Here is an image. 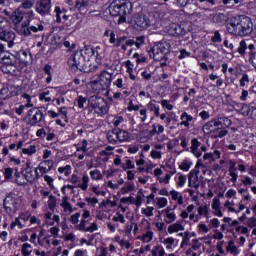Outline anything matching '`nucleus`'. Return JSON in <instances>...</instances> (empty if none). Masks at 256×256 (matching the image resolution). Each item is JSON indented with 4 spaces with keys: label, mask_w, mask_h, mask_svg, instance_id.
Segmentation results:
<instances>
[{
    "label": "nucleus",
    "mask_w": 256,
    "mask_h": 256,
    "mask_svg": "<svg viewBox=\"0 0 256 256\" xmlns=\"http://www.w3.org/2000/svg\"><path fill=\"white\" fill-rule=\"evenodd\" d=\"M133 11V4L129 0H114L109 5V13L112 17H119L118 24L127 23V15Z\"/></svg>",
    "instance_id": "nucleus-1"
},
{
    "label": "nucleus",
    "mask_w": 256,
    "mask_h": 256,
    "mask_svg": "<svg viewBox=\"0 0 256 256\" xmlns=\"http://www.w3.org/2000/svg\"><path fill=\"white\" fill-rule=\"evenodd\" d=\"M68 67L75 73L76 71H81L82 73H91L97 70L96 65H92L91 62L85 60V55L83 52L77 51L71 54L68 59Z\"/></svg>",
    "instance_id": "nucleus-2"
},
{
    "label": "nucleus",
    "mask_w": 256,
    "mask_h": 256,
    "mask_svg": "<svg viewBox=\"0 0 256 256\" xmlns=\"http://www.w3.org/2000/svg\"><path fill=\"white\" fill-rule=\"evenodd\" d=\"M228 30L233 33V35H238L239 37H247L253 33V22L251 18L247 16H239L230 21V26Z\"/></svg>",
    "instance_id": "nucleus-3"
},
{
    "label": "nucleus",
    "mask_w": 256,
    "mask_h": 256,
    "mask_svg": "<svg viewBox=\"0 0 256 256\" xmlns=\"http://www.w3.org/2000/svg\"><path fill=\"white\" fill-rule=\"evenodd\" d=\"M88 108L90 111L95 112L96 115H107L109 113V105L105 102L103 97L97 95L91 96L88 100Z\"/></svg>",
    "instance_id": "nucleus-4"
},
{
    "label": "nucleus",
    "mask_w": 256,
    "mask_h": 256,
    "mask_svg": "<svg viewBox=\"0 0 256 256\" xmlns=\"http://www.w3.org/2000/svg\"><path fill=\"white\" fill-rule=\"evenodd\" d=\"M44 30H45V26H43V24H37L35 26V25H31V20H25L21 24L20 33L24 37H31L33 33H39V31H44Z\"/></svg>",
    "instance_id": "nucleus-5"
},
{
    "label": "nucleus",
    "mask_w": 256,
    "mask_h": 256,
    "mask_svg": "<svg viewBox=\"0 0 256 256\" xmlns=\"http://www.w3.org/2000/svg\"><path fill=\"white\" fill-rule=\"evenodd\" d=\"M69 181L72 185L78 187L82 191H87V189H89V175L87 174L82 176V182L77 174H72Z\"/></svg>",
    "instance_id": "nucleus-6"
},
{
    "label": "nucleus",
    "mask_w": 256,
    "mask_h": 256,
    "mask_svg": "<svg viewBox=\"0 0 256 256\" xmlns=\"http://www.w3.org/2000/svg\"><path fill=\"white\" fill-rule=\"evenodd\" d=\"M154 61H165L167 59V48L163 44H156L150 49Z\"/></svg>",
    "instance_id": "nucleus-7"
},
{
    "label": "nucleus",
    "mask_w": 256,
    "mask_h": 256,
    "mask_svg": "<svg viewBox=\"0 0 256 256\" xmlns=\"http://www.w3.org/2000/svg\"><path fill=\"white\" fill-rule=\"evenodd\" d=\"M51 0H38L36 3V12L42 17L51 14Z\"/></svg>",
    "instance_id": "nucleus-8"
},
{
    "label": "nucleus",
    "mask_w": 256,
    "mask_h": 256,
    "mask_svg": "<svg viewBox=\"0 0 256 256\" xmlns=\"http://www.w3.org/2000/svg\"><path fill=\"white\" fill-rule=\"evenodd\" d=\"M131 23H134L139 29H147L149 27V18L143 13H136L131 17Z\"/></svg>",
    "instance_id": "nucleus-9"
},
{
    "label": "nucleus",
    "mask_w": 256,
    "mask_h": 256,
    "mask_svg": "<svg viewBox=\"0 0 256 256\" xmlns=\"http://www.w3.org/2000/svg\"><path fill=\"white\" fill-rule=\"evenodd\" d=\"M3 207L6 213H13L17 210V198L12 193L7 194L3 201Z\"/></svg>",
    "instance_id": "nucleus-10"
},
{
    "label": "nucleus",
    "mask_w": 256,
    "mask_h": 256,
    "mask_svg": "<svg viewBox=\"0 0 256 256\" xmlns=\"http://www.w3.org/2000/svg\"><path fill=\"white\" fill-rule=\"evenodd\" d=\"M112 75L111 73L107 71H103L99 74L98 79L94 81V83H99L102 87V89H109L111 86L112 81Z\"/></svg>",
    "instance_id": "nucleus-11"
},
{
    "label": "nucleus",
    "mask_w": 256,
    "mask_h": 256,
    "mask_svg": "<svg viewBox=\"0 0 256 256\" xmlns=\"http://www.w3.org/2000/svg\"><path fill=\"white\" fill-rule=\"evenodd\" d=\"M15 37L17 35L13 31H7V30H2L0 31V41H4L5 43H8L9 49L15 45Z\"/></svg>",
    "instance_id": "nucleus-12"
},
{
    "label": "nucleus",
    "mask_w": 256,
    "mask_h": 256,
    "mask_svg": "<svg viewBox=\"0 0 256 256\" xmlns=\"http://www.w3.org/2000/svg\"><path fill=\"white\" fill-rule=\"evenodd\" d=\"M199 170L192 169L188 174V187L199 189Z\"/></svg>",
    "instance_id": "nucleus-13"
},
{
    "label": "nucleus",
    "mask_w": 256,
    "mask_h": 256,
    "mask_svg": "<svg viewBox=\"0 0 256 256\" xmlns=\"http://www.w3.org/2000/svg\"><path fill=\"white\" fill-rule=\"evenodd\" d=\"M41 121H45V116L43 115V111L39 108H36L33 116L29 118L28 125L31 127H35L37 123H41Z\"/></svg>",
    "instance_id": "nucleus-14"
},
{
    "label": "nucleus",
    "mask_w": 256,
    "mask_h": 256,
    "mask_svg": "<svg viewBox=\"0 0 256 256\" xmlns=\"http://www.w3.org/2000/svg\"><path fill=\"white\" fill-rule=\"evenodd\" d=\"M22 175L31 185L35 183V175L33 174V168H31V162L26 163L25 169L22 170Z\"/></svg>",
    "instance_id": "nucleus-15"
},
{
    "label": "nucleus",
    "mask_w": 256,
    "mask_h": 256,
    "mask_svg": "<svg viewBox=\"0 0 256 256\" xmlns=\"http://www.w3.org/2000/svg\"><path fill=\"white\" fill-rule=\"evenodd\" d=\"M212 123L214 125L215 133H217V131H221V129H225V127H227V124L225 123L231 125V121L225 117L212 119Z\"/></svg>",
    "instance_id": "nucleus-16"
},
{
    "label": "nucleus",
    "mask_w": 256,
    "mask_h": 256,
    "mask_svg": "<svg viewBox=\"0 0 256 256\" xmlns=\"http://www.w3.org/2000/svg\"><path fill=\"white\" fill-rule=\"evenodd\" d=\"M168 31L172 37H180L187 33V30H185V28L179 24H172Z\"/></svg>",
    "instance_id": "nucleus-17"
},
{
    "label": "nucleus",
    "mask_w": 256,
    "mask_h": 256,
    "mask_svg": "<svg viewBox=\"0 0 256 256\" xmlns=\"http://www.w3.org/2000/svg\"><path fill=\"white\" fill-rule=\"evenodd\" d=\"M0 63L2 65H17V56L13 55L12 53L7 52L0 58Z\"/></svg>",
    "instance_id": "nucleus-18"
},
{
    "label": "nucleus",
    "mask_w": 256,
    "mask_h": 256,
    "mask_svg": "<svg viewBox=\"0 0 256 256\" xmlns=\"http://www.w3.org/2000/svg\"><path fill=\"white\" fill-rule=\"evenodd\" d=\"M201 147V142H199V140L197 138H193L191 140V153H193V155H195V157L199 158L201 157V155H203V153L199 150V148Z\"/></svg>",
    "instance_id": "nucleus-19"
},
{
    "label": "nucleus",
    "mask_w": 256,
    "mask_h": 256,
    "mask_svg": "<svg viewBox=\"0 0 256 256\" xmlns=\"http://www.w3.org/2000/svg\"><path fill=\"white\" fill-rule=\"evenodd\" d=\"M179 231H185V226H183V220L177 221L168 227V233H170V235L173 233H179Z\"/></svg>",
    "instance_id": "nucleus-20"
},
{
    "label": "nucleus",
    "mask_w": 256,
    "mask_h": 256,
    "mask_svg": "<svg viewBox=\"0 0 256 256\" xmlns=\"http://www.w3.org/2000/svg\"><path fill=\"white\" fill-rule=\"evenodd\" d=\"M228 19L229 18L227 17V15H225L223 13H218L213 16L212 22L215 23V25H219L221 27V26L225 25V23H227Z\"/></svg>",
    "instance_id": "nucleus-21"
},
{
    "label": "nucleus",
    "mask_w": 256,
    "mask_h": 256,
    "mask_svg": "<svg viewBox=\"0 0 256 256\" xmlns=\"http://www.w3.org/2000/svg\"><path fill=\"white\" fill-rule=\"evenodd\" d=\"M0 69L6 75H17V64L2 65Z\"/></svg>",
    "instance_id": "nucleus-22"
},
{
    "label": "nucleus",
    "mask_w": 256,
    "mask_h": 256,
    "mask_svg": "<svg viewBox=\"0 0 256 256\" xmlns=\"http://www.w3.org/2000/svg\"><path fill=\"white\" fill-rule=\"evenodd\" d=\"M25 12L21 11L20 9L14 11L11 15V20L14 25H19L21 21H23Z\"/></svg>",
    "instance_id": "nucleus-23"
},
{
    "label": "nucleus",
    "mask_w": 256,
    "mask_h": 256,
    "mask_svg": "<svg viewBox=\"0 0 256 256\" xmlns=\"http://www.w3.org/2000/svg\"><path fill=\"white\" fill-rule=\"evenodd\" d=\"M107 140L111 145H117V143H119L117 128H114L107 133Z\"/></svg>",
    "instance_id": "nucleus-24"
},
{
    "label": "nucleus",
    "mask_w": 256,
    "mask_h": 256,
    "mask_svg": "<svg viewBox=\"0 0 256 256\" xmlns=\"http://www.w3.org/2000/svg\"><path fill=\"white\" fill-rule=\"evenodd\" d=\"M181 122L179 123V125L186 127L187 129H189V123H191V121H193V116L189 115L187 112H183L180 116Z\"/></svg>",
    "instance_id": "nucleus-25"
},
{
    "label": "nucleus",
    "mask_w": 256,
    "mask_h": 256,
    "mask_svg": "<svg viewBox=\"0 0 256 256\" xmlns=\"http://www.w3.org/2000/svg\"><path fill=\"white\" fill-rule=\"evenodd\" d=\"M60 207L64 209V212L67 213H73V207L71 206V203H69V197L64 196L62 197V203L60 204Z\"/></svg>",
    "instance_id": "nucleus-26"
},
{
    "label": "nucleus",
    "mask_w": 256,
    "mask_h": 256,
    "mask_svg": "<svg viewBox=\"0 0 256 256\" xmlns=\"http://www.w3.org/2000/svg\"><path fill=\"white\" fill-rule=\"evenodd\" d=\"M116 129H117V135H118V143L129 141V132L119 128H116Z\"/></svg>",
    "instance_id": "nucleus-27"
},
{
    "label": "nucleus",
    "mask_w": 256,
    "mask_h": 256,
    "mask_svg": "<svg viewBox=\"0 0 256 256\" xmlns=\"http://www.w3.org/2000/svg\"><path fill=\"white\" fill-rule=\"evenodd\" d=\"M0 99L6 101L11 99V91H9L8 86H4L2 89H0Z\"/></svg>",
    "instance_id": "nucleus-28"
},
{
    "label": "nucleus",
    "mask_w": 256,
    "mask_h": 256,
    "mask_svg": "<svg viewBox=\"0 0 256 256\" xmlns=\"http://www.w3.org/2000/svg\"><path fill=\"white\" fill-rule=\"evenodd\" d=\"M54 13L56 14V23H61V17H63L64 13H67V9L55 6Z\"/></svg>",
    "instance_id": "nucleus-29"
},
{
    "label": "nucleus",
    "mask_w": 256,
    "mask_h": 256,
    "mask_svg": "<svg viewBox=\"0 0 256 256\" xmlns=\"http://www.w3.org/2000/svg\"><path fill=\"white\" fill-rule=\"evenodd\" d=\"M90 177L92 181H101V179H103V174L99 169H94L90 171Z\"/></svg>",
    "instance_id": "nucleus-30"
},
{
    "label": "nucleus",
    "mask_w": 256,
    "mask_h": 256,
    "mask_svg": "<svg viewBox=\"0 0 256 256\" xmlns=\"http://www.w3.org/2000/svg\"><path fill=\"white\" fill-rule=\"evenodd\" d=\"M163 213L166 214V223H173L175 219H177V216L175 215V212H171V209H165L163 210Z\"/></svg>",
    "instance_id": "nucleus-31"
},
{
    "label": "nucleus",
    "mask_w": 256,
    "mask_h": 256,
    "mask_svg": "<svg viewBox=\"0 0 256 256\" xmlns=\"http://www.w3.org/2000/svg\"><path fill=\"white\" fill-rule=\"evenodd\" d=\"M152 256H165V249L161 245L154 246L152 251Z\"/></svg>",
    "instance_id": "nucleus-32"
},
{
    "label": "nucleus",
    "mask_w": 256,
    "mask_h": 256,
    "mask_svg": "<svg viewBox=\"0 0 256 256\" xmlns=\"http://www.w3.org/2000/svg\"><path fill=\"white\" fill-rule=\"evenodd\" d=\"M21 253L23 256H29L33 253V247L29 243H24L21 248Z\"/></svg>",
    "instance_id": "nucleus-33"
},
{
    "label": "nucleus",
    "mask_w": 256,
    "mask_h": 256,
    "mask_svg": "<svg viewBox=\"0 0 256 256\" xmlns=\"http://www.w3.org/2000/svg\"><path fill=\"white\" fill-rule=\"evenodd\" d=\"M57 207V198L53 195L49 196L48 209L53 213Z\"/></svg>",
    "instance_id": "nucleus-34"
},
{
    "label": "nucleus",
    "mask_w": 256,
    "mask_h": 256,
    "mask_svg": "<svg viewBox=\"0 0 256 256\" xmlns=\"http://www.w3.org/2000/svg\"><path fill=\"white\" fill-rule=\"evenodd\" d=\"M22 153L31 157V155H35V153H37V146L30 145L28 148H23Z\"/></svg>",
    "instance_id": "nucleus-35"
},
{
    "label": "nucleus",
    "mask_w": 256,
    "mask_h": 256,
    "mask_svg": "<svg viewBox=\"0 0 256 256\" xmlns=\"http://www.w3.org/2000/svg\"><path fill=\"white\" fill-rule=\"evenodd\" d=\"M37 243L41 247H45V249H49V247H51V240L47 237L38 238Z\"/></svg>",
    "instance_id": "nucleus-36"
},
{
    "label": "nucleus",
    "mask_w": 256,
    "mask_h": 256,
    "mask_svg": "<svg viewBox=\"0 0 256 256\" xmlns=\"http://www.w3.org/2000/svg\"><path fill=\"white\" fill-rule=\"evenodd\" d=\"M204 133H213L215 135V126L213 125V120H210L203 126Z\"/></svg>",
    "instance_id": "nucleus-37"
},
{
    "label": "nucleus",
    "mask_w": 256,
    "mask_h": 256,
    "mask_svg": "<svg viewBox=\"0 0 256 256\" xmlns=\"http://www.w3.org/2000/svg\"><path fill=\"white\" fill-rule=\"evenodd\" d=\"M89 7V2L85 0H77L75 2V9H78V11H81L83 9H87Z\"/></svg>",
    "instance_id": "nucleus-38"
},
{
    "label": "nucleus",
    "mask_w": 256,
    "mask_h": 256,
    "mask_svg": "<svg viewBox=\"0 0 256 256\" xmlns=\"http://www.w3.org/2000/svg\"><path fill=\"white\" fill-rule=\"evenodd\" d=\"M226 135H229V130L222 128L218 130L217 132H214V139H223V137H226Z\"/></svg>",
    "instance_id": "nucleus-39"
},
{
    "label": "nucleus",
    "mask_w": 256,
    "mask_h": 256,
    "mask_svg": "<svg viewBox=\"0 0 256 256\" xmlns=\"http://www.w3.org/2000/svg\"><path fill=\"white\" fill-rule=\"evenodd\" d=\"M58 173L64 174L65 177H69L71 175V165H66L58 168Z\"/></svg>",
    "instance_id": "nucleus-40"
},
{
    "label": "nucleus",
    "mask_w": 256,
    "mask_h": 256,
    "mask_svg": "<svg viewBox=\"0 0 256 256\" xmlns=\"http://www.w3.org/2000/svg\"><path fill=\"white\" fill-rule=\"evenodd\" d=\"M226 249L231 252L232 255H239V250H237V246H235V242L233 241H229Z\"/></svg>",
    "instance_id": "nucleus-41"
},
{
    "label": "nucleus",
    "mask_w": 256,
    "mask_h": 256,
    "mask_svg": "<svg viewBox=\"0 0 256 256\" xmlns=\"http://www.w3.org/2000/svg\"><path fill=\"white\" fill-rule=\"evenodd\" d=\"M143 197H145V194H143V190H139L134 202V205H136V207H141V203H143Z\"/></svg>",
    "instance_id": "nucleus-42"
},
{
    "label": "nucleus",
    "mask_w": 256,
    "mask_h": 256,
    "mask_svg": "<svg viewBox=\"0 0 256 256\" xmlns=\"http://www.w3.org/2000/svg\"><path fill=\"white\" fill-rule=\"evenodd\" d=\"M101 47L97 46L96 50L94 52L93 57H95V61L98 65H101V62L103 61V56H101Z\"/></svg>",
    "instance_id": "nucleus-43"
},
{
    "label": "nucleus",
    "mask_w": 256,
    "mask_h": 256,
    "mask_svg": "<svg viewBox=\"0 0 256 256\" xmlns=\"http://www.w3.org/2000/svg\"><path fill=\"white\" fill-rule=\"evenodd\" d=\"M75 102L77 103L79 109H85V103H87V97L78 96L75 99Z\"/></svg>",
    "instance_id": "nucleus-44"
},
{
    "label": "nucleus",
    "mask_w": 256,
    "mask_h": 256,
    "mask_svg": "<svg viewBox=\"0 0 256 256\" xmlns=\"http://www.w3.org/2000/svg\"><path fill=\"white\" fill-rule=\"evenodd\" d=\"M191 165H193V163L185 159L182 161L181 165L179 166V169H181V171H189V169H191Z\"/></svg>",
    "instance_id": "nucleus-45"
},
{
    "label": "nucleus",
    "mask_w": 256,
    "mask_h": 256,
    "mask_svg": "<svg viewBox=\"0 0 256 256\" xmlns=\"http://www.w3.org/2000/svg\"><path fill=\"white\" fill-rule=\"evenodd\" d=\"M134 45L137 49H141L142 45H145V36H138L134 40Z\"/></svg>",
    "instance_id": "nucleus-46"
},
{
    "label": "nucleus",
    "mask_w": 256,
    "mask_h": 256,
    "mask_svg": "<svg viewBox=\"0 0 256 256\" xmlns=\"http://www.w3.org/2000/svg\"><path fill=\"white\" fill-rule=\"evenodd\" d=\"M142 241L143 243H151V241H153V231H147L143 234Z\"/></svg>",
    "instance_id": "nucleus-47"
},
{
    "label": "nucleus",
    "mask_w": 256,
    "mask_h": 256,
    "mask_svg": "<svg viewBox=\"0 0 256 256\" xmlns=\"http://www.w3.org/2000/svg\"><path fill=\"white\" fill-rule=\"evenodd\" d=\"M245 51H247V42H245V40L240 41L239 43V47L237 49V52L240 55H245Z\"/></svg>",
    "instance_id": "nucleus-48"
},
{
    "label": "nucleus",
    "mask_w": 256,
    "mask_h": 256,
    "mask_svg": "<svg viewBox=\"0 0 256 256\" xmlns=\"http://www.w3.org/2000/svg\"><path fill=\"white\" fill-rule=\"evenodd\" d=\"M112 221H115L116 223L125 224V216H123L121 212H117L116 215L112 218Z\"/></svg>",
    "instance_id": "nucleus-49"
},
{
    "label": "nucleus",
    "mask_w": 256,
    "mask_h": 256,
    "mask_svg": "<svg viewBox=\"0 0 256 256\" xmlns=\"http://www.w3.org/2000/svg\"><path fill=\"white\" fill-rule=\"evenodd\" d=\"M133 59H136V63L139 65L141 63H146L147 62V57L140 55L139 53H135L133 55Z\"/></svg>",
    "instance_id": "nucleus-50"
},
{
    "label": "nucleus",
    "mask_w": 256,
    "mask_h": 256,
    "mask_svg": "<svg viewBox=\"0 0 256 256\" xmlns=\"http://www.w3.org/2000/svg\"><path fill=\"white\" fill-rule=\"evenodd\" d=\"M96 50H97V47L93 48L91 46H85L84 47V54L88 55V57H93L95 55Z\"/></svg>",
    "instance_id": "nucleus-51"
},
{
    "label": "nucleus",
    "mask_w": 256,
    "mask_h": 256,
    "mask_svg": "<svg viewBox=\"0 0 256 256\" xmlns=\"http://www.w3.org/2000/svg\"><path fill=\"white\" fill-rule=\"evenodd\" d=\"M156 204L158 205L159 209H163L164 207H167V198L165 197L157 198Z\"/></svg>",
    "instance_id": "nucleus-52"
},
{
    "label": "nucleus",
    "mask_w": 256,
    "mask_h": 256,
    "mask_svg": "<svg viewBox=\"0 0 256 256\" xmlns=\"http://www.w3.org/2000/svg\"><path fill=\"white\" fill-rule=\"evenodd\" d=\"M135 190V183L130 182L126 183L125 186L122 188L123 193H130V191Z\"/></svg>",
    "instance_id": "nucleus-53"
},
{
    "label": "nucleus",
    "mask_w": 256,
    "mask_h": 256,
    "mask_svg": "<svg viewBox=\"0 0 256 256\" xmlns=\"http://www.w3.org/2000/svg\"><path fill=\"white\" fill-rule=\"evenodd\" d=\"M155 208L148 206L147 208H142V215L146 217H153V211Z\"/></svg>",
    "instance_id": "nucleus-54"
},
{
    "label": "nucleus",
    "mask_w": 256,
    "mask_h": 256,
    "mask_svg": "<svg viewBox=\"0 0 256 256\" xmlns=\"http://www.w3.org/2000/svg\"><path fill=\"white\" fill-rule=\"evenodd\" d=\"M87 145H89L87 140H83L81 146H78L76 148V151H82V153H87L89 151V149L87 148Z\"/></svg>",
    "instance_id": "nucleus-55"
},
{
    "label": "nucleus",
    "mask_w": 256,
    "mask_h": 256,
    "mask_svg": "<svg viewBox=\"0 0 256 256\" xmlns=\"http://www.w3.org/2000/svg\"><path fill=\"white\" fill-rule=\"evenodd\" d=\"M38 171H40V173H42V175H47V173H49V171H51L50 168H47V166H45V164H43L42 162H40V164L38 165Z\"/></svg>",
    "instance_id": "nucleus-56"
},
{
    "label": "nucleus",
    "mask_w": 256,
    "mask_h": 256,
    "mask_svg": "<svg viewBox=\"0 0 256 256\" xmlns=\"http://www.w3.org/2000/svg\"><path fill=\"white\" fill-rule=\"evenodd\" d=\"M122 169L124 171H127V169H135V164H133V161L127 159L124 164H122Z\"/></svg>",
    "instance_id": "nucleus-57"
},
{
    "label": "nucleus",
    "mask_w": 256,
    "mask_h": 256,
    "mask_svg": "<svg viewBox=\"0 0 256 256\" xmlns=\"http://www.w3.org/2000/svg\"><path fill=\"white\" fill-rule=\"evenodd\" d=\"M161 105L164 109H167L168 111H173V104H171L169 100L163 99L161 101Z\"/></svg>",
    "instance_id": "nucleus-58"
},
{
    "label": "nucleus",
    "mask_w": 256,
    "mask_h": 256,
    "mask_svg": "<svg viewBox=\"0 0 256 256\" xmlns=\"http://www.w3.org/2000/svg\"><path fill=\"white\" fill-rule=\"evenodd\" d=\"M180 140H181V143H180L181 147H183L186 151H189V147H188L189 139H187V137L185 136H181Z\"/></svg>",
    "instance_id": "nucleus-59"
},
{
    "label": "nucleus",
    "mask_w": 256,
    "mask_h": 256,
    "mask_svg": "<svg viewBox=\"0 0 256 256\" xmlns=\"http://www.w3.org/2000/svg\"><path fill=\"white\" fill-rule=\"evenodd\" d=\"M185 183H187V176L181 174L178 177L177 185L178 187H184Z\"/></svg>",
    "instance_id": "nucleus-60"
},
{
    "label": "nucleus",
    "mask_w": 256,
    "mask_h": 256,
    "mask_svg": "<svg viewBox=\"0 0 256 256\" xmlns=\"http://www.w3.org/2000/svg\"><path fill=\"white\" fill-rule=\"evenodd\" d=\"M99 229V226L96 222H93L90 226L86 227L84 231L87 233H93L94 231H97Z\"/></svg>",
    "instance_id": "nucleus-61"
},
{
    "label": "nucleus",
    "mask_w": 256,
    "mask_h": 256,
    "mask_svg": "<svg viewBox=\"0 0 256 256\" xmlns=\"http://www.w3.org/2000/svg\"><path fill=\"white\" fill-rule=\"evenodd\" d=\"M247 226L250 227V229H255L256 227V214L255 216L249 218L247 220Z\"/></svg>",
    "instance_id": "nucleus-62"
},
{
    "label": "nucleus",
    "mask_w": 256,
    "mask_h": 256,
    "mask_svg": "<svg viewBox=\"0 0 256 256\" xmlns=\"http://www.w3.org/2000/svg\"><path fill=\"white\" fill-rule=\"evenodd\" d=\"M6 27H9V20L3 16H0V29L3 30Z\"/></svg>",
    "instance_id": "nucleus-63"
},
{
    "label": "nucleus",
    "mask_w": 256,
    "mask_h": 256,
    "mask_svg": "<svg viewBox=\"0 0 256 256\" xmlns=\"http://www.w3.org/2000/svg\"><path fill=\"white\" fill-rule=\"evenodd\" d=\"M97 256H107V248H105V247L98 248Z\"/></svg>",
    "instance_id": "nucleus-64"
}]
</instances>
